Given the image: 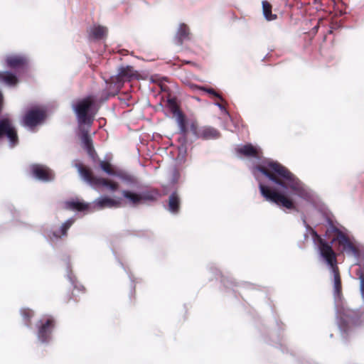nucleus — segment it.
Here are the masks:
<instances>
[{
	"label": "nucleus",
	"mask_w": 364,
	"mask_h": 364,
	"mask_svg": "<svg viewBox=\"0 0 364 364\" xmlns=\"http://www.w3.org/2000/svg\"><path fill=\"white\" fill-rule=\"evenodd\" d=\"M181 199L177 191H173L168 197L166 205L164 208L171 215H178L181 210Z\"/></svg>",
	"instance_id": "aec40b11"
},
{
	"label": "nucleus",
	"mask_w": 364,
	"mask_h": 364,
	"mask_svg": "<svg viewBox=\"0 0 364 364\" xmlns=\"http://www.w3.org/2000/svg\"><path fill=\"white\" fill-rule=\"evenodd\" d=\"M55 326V320L51 316H44L36 323V338L41 345L48 346L53 341V331Z\"/></svg>",
	"instance_id": "2eb2a0df"
},
{
	"label": "nucleus",
	"mask_w": 364,
	"mask_h": 364,
	"mask_svg": "<svg viewBox=\"0 0 364 364\" xmlns=\"http://www.w3.org/2000/svg\"><path fill=\"white\" fill-rule=\"evenodd\" d=\"M237 154L242 157L255 159L250 166V171L258 183L261 196L266 201L278 199L279 195L286 193L287 187L299 179L286 166L272 159L264 158L261 148L250 142L240 144L235 149Z\"/></svg>",
	"instance_id": "f03ea898"
},
{
	"label": "nucleus",
	"mask_w": 364,
	"mask_h": 364,
	"mask_svg": "<svg viewBox=\"0 0 364 364\" xmlns=\"http://www.w3.org/2000/svg\"><path fill=\"white\" fill-rule=\"evenodd\" d=\"M262 8L263 16L267 21H271L277 18V14H272V6L267 0L262 1Z\"/></svg>",
	"instance_id": "a878e982"
},
{
	"label": "nucleus",
	"mask_w": 364,
	"mask_h": 364,
	"mask_svg": "<svg viewBox=\"0 0 364 364\" xmlns=\"http://www.w3.org/2000/svg\"><path fill=\"white\" fill-rule=\"evenodd\" d=\"M107 36V28L101 25L94 24L90 27L88 38L90 40L98 41Z\"/></svg>",
	"instance_id": "b1692460"
},
{
	"label": "nucleus",
	"mask_w": 364,
	"mask_h": 364,
	"mask_svg": "<svg viewBox=\"0 0 364 364\" xmlns=\"http://www.w3.org/2000/svg\"><path fill=\"white\" fill-rule=\"evenodd\" d=\"M105 181L106 180L101 176H95L91 178V181L89 182L87 185H89L93 189L99 191L104 188Z\"/></svg>",
	"instance_id": "7c9ffc66"
},
{
	"label": "nucleus",
	"mask_w": 364,
	"mask_h": 364,
	"mask_svg": "<svg viewBox=\"0 0 364 364\" xmlns=\"http://www.w3.org/2000/svg\"><path fill=\"white\" fill-rule=\"evenodd\" d=\"M3 99L4 96L0 90V119L11 117L9 113H2L4 109Z\"/></svg>",
	"instance_id": "e433bc0d"
},
{
	"label": "nucleus",
	"mask_w": 364,
	"mask_h": 364,
	"mask_svg": "<svg viewBox=\"0 0 364 364\" xmlns=\"http://www.w3.org/2000/svg\"><path fill=\"white\" fill-rule=\"evenodd\" d=\"M120 90H118L117 87H114L113 91H108L106 89L103 90L100 96L97 97L93 95H87L84 96L83 97H87V101L90 103H95L98 106V109H100V105L104 103L107 101L110 97H115L119 92Z\"/></svg>",
	"instance_id": "412c9836"
},
{
	"label": "nucleus",
	"mask_w": 364,
	"mask_h": 364,
	"mask_svg": "<svg viewBox=\"0 0 364 364\" xmlns=\"http://www.w3.org/2000/svg\"><path fill=\"white\" fill-rule=\"evenodd\" d=\"M268 54H267L265 56H264V58L262 59V61H264L265 60V58H267Z\"/></svg>",
	"instance_id": "8fccbe9b"
},
{
	"label": "nucleus",
	"mask_w": 364,
	"mask_h": 364,
	"mask_svg": "<svg viewBox=\"0 0 364 364\" xmlns=\"http://www.w3.org/2000/svg\"><path fill=\"white\" fill-rule=\"evenodd\" d=\"M67 279L70 283L74 290L77 291L78 292L84 293L85 291V287L80 284L76 277L73 274L71 269V265L70 263V257H67L66 258V275Z\"/></svg>",
	"instance_id": "5701e85b"
},
{
	"label": "nucleus",
	"mask_w": 364,
	"mask_h": 364,
	"mask_svg": "<svg viewBox=\"0 0 364 364\" xmlns=\"http://www.w3.org/2000/svg\"><path fill=\"white\" fill-rule=\"evenodd\" d=\"M87 98L88 97L78 98L71 104L77 122L78 136L81 146L85 151L94 147L89 132L98 112V106L95 103H90Z\"/></svg>",
	"instance_id": "20e7f679"
},
{
	"label": "nucleus",
	"mask_w": 364,
	"mask_h": 364,
	"mask_svg": "<svg viewBox=\"0 0 364 364\" xmlns=\"http://www.w3.org/2000/svg\"><path fill=\"white\" fill-rule=\"evenodd\" d=\"M75 221V218L74 216L69 218L67 219L59 228L58 230V237L59 239L67 235L68 230L73 225Z\"/></svg>",
	"instance_id": "cd10ccee"
},
{
	"label": "nucleus",
	"mask_w": 364,
	"mask_h": 364,
	"mask_svg": "<svg viewBox=\"0 0 364 364\" xmlns=\"http://www.w3.org/2000/svg\"><path fill=\"white\" fill-rule=\"evenodd\" d=\"M63 208L77 213H83L84 215L92 213L90 203L85 202L77 197L65 200L63 203Z\"/></svg>",
	"instance_id": "6ab92c4d"
},
{
	"label": "nucleus",
	"mask_w": 364,
	"mask_h": 364,
	"mask_svg": "<svg viewBox=\"0 0 364 364\" xmlns=\"http://www.w3.org/2000/svg\"><path fill=\"white\" fill-rule=\"evenodd\" d=\"M5 63L9 70L0 71V82L10 87H14L28 68V59L22 55H10L6 57Z\"/></svg>",
	"instance_id": "0eeeda50"
},
{
	"label": "nucleus",
	"mask_w": 364,
	"mask_h": 364,
	"mask_svg": "<svg viewBox=\"0 0 364 364\" xmlns=\"http://www.w3.org/2000/svg\"><path fill=\"white\" fill-rule=\"evenodd\" d=\"M31 176L36 180L42 183H50L55 180V173L48 166L40 164L30 165Z\"/></svg>",
	"instance_id": "f3484780"
},
{
	"label": "nucleus",
	"mask_w": 364,
	"mask_h": 364,
	"mask_svg": "<svg viewBox=\"0 0 364 364\" xmlns=\"http://www.w3.org/2000/svg\"><path fill=\"white\" fill-rule=\"evenodd\" d=\"M20 314L23 320L24 325L28 328H31V319L33 316V311L28 308H22L20 309Z\"/></svg>",
	"instance_id": "c85d7f7f"
},
{
	"label": "nucleus",
	"mask_w": 364,
	"mask_h": 364,
	"mask_svg": "<svg viewBox=\"0 0 364 364\" xmlns=\"http://www.w3.org/2000/svg\"><path fill=\"white\" fill-rule=\"evenodd\" d=\"M341 251L355 259V270L357 279L359 280V291L364 296V244L358 242L353 236H350L347 242L341 248Z\"/></svg>",
	"instance_id": "1a4fd4ad"
},
{
	"label": "nucleus",
	"mask_w": 364,
	"mask_h": 364,
	"mask_svg": "<svg viewBox=\"0 0 364 364\" xmlns=\"http://www.w3.org/2000/svg\"><path fill=\"white\" fill-rule=\"evenodd\" d=\"M75 168L77 169V173L83 169L82 164L79 162L75 164Z\"/></svg>",
	"instance_id": "37998d69"
},
{
	"label": "nucleus",
	"mask_w": 364,
	"mask_h": 364,
	"mask_svg": "<svg viewBox=\"0 0 364 364\" xmlns=\"http://www.w3.org/2000/svg\"><path fill=\"white\" fill-rule=\"evenodd\" d=\"M184 62H185V63H186V64H191V60H185Z\"/></svg>",
	"instance_id": "09e8293b"
},
{
	"label": "nucleus",
	"mask_w": 364,
	"mask_h": 364,
	"mask_svg": "<svg viewBox=\"0 0 364 364\" xmlns=\"http://www.w3.org/2000/svg\"><path fill=\"white\" fill-rule=\"evenodd\" d=\"M271 309L274 318L275 329L270 331L263 326L262 328L259 329V331L266 343L279 348L283 353H288V348L282 343L284 338V324L277 317L272 306H271Z\"/></svg>",
	"instance_id": "9b49d317"
},
{
	"label": "nucleus",
	"mask_w": 364,
	"mask_h": 364,
	"mask_svg": "<svg viewBox=\"0 0 364 364\" xmlns=\"http://www.w3.org/2000/svg\"><path fill=\"white\" fill-rule=\"evenodd\" d=\"M86 152H87V155L90 157V159H92V161L94 164L98 162V165H99L100 161H102V160H100L98 158V156H97L94 147L87 150ZM110 160H111V159H108V154H106L105 156V159H104V160H102V161H104L105 164H107V165L109 166L111 164Z\"/></svg>",
	"instance_id": "c756f323"
},
{
	"label": "nucleus",
	"mask_w": 364,
	"mask_h": 364,
	"mask_svg": "<svg viewBox=\"0 0 364 364\" xmlns=\"http://www.w3.org/2000/svg\"><path fill=\"white\" fill-rule=\"evenodd\" d=\"M48 118V110L38 105H30L21 117V124L26 129L33 132L43 124Z\"/></svg>",
	"instance_id": "f8f14e48"
},
{
	"label": "nucleus",
	"mask_w": 364,
	"mask_h": 364,
	"mask_svg": "<svg viewBox=\"0 0 364 364\" xmlns=\"http://www.w3.org/2000/svg\"><path fill=\"white\" fill-rule=\"evenodd\" d=\"M180 177H181V173H180L179 171L176 167H174L173 169L172 170V176H171V179L170 181V185L173 186V185L176 184L178 181Z\"/></svg>",
	"instance_id": "72a5a7b5"
},
{
	"label": "nucleus",
	"mask_w": 364,
	"mask_h": 364,
	"mask_svg": "<svg viewBox=\"0 0 364 364\" xmlns=\"http://www.w3.org/2000/svg\"><path fill=\"white\" fill-rule=\"evenodd\" d=\"M192 97H193V99L196 100V101L200 102V97H198L197 96H193Z\"/></svg>",
	"instance_id": "49530a36"
},
{
	"label": "nucleus",
	"mask_w": 364,
	"mask_h": 364,
	"mask_svg": "<svg viewBox=\"0 0 364 364\" xmlns=\"http://www.w3.org/2000/svg\"><path fill=\"white\" fill-rule=\"evenodd\" d=\"M298 245H299V248H301V249L302 248V247L300 245L299 242L298 243Z\"/></svg>",
	"instance_id": "3c124183"
},
{
	"label": "nucleus",
	"mask_w": 364,
	"mask_h": 364,
	"mask_svg": "<svg viewBox=\"0 0 364 364\" xmlns=\"http://www.w3.org/2000/svg\"><path fill=\"white\" fill-rule=\"evenodd\" d=\"M191 35L190 28L185 23H180L173 37V43L178 46H181L185 41L189 40Z\"/></svg>",
	"instance_id": "4be33fe9"
},
{
	"label": "nucleus",
	"mask_w": 364,
	"mask_h": 364,
	"mask_svg": "<svg viewBox=\"0 0 364 364\" xmlns=\"http://www.w3.org/2000/svg\"><path fill=\"white\" fill-rule=\"evenodd\" d=\"M207 269L213 274L215 279L220 278L222 290L227 293H232L233 296L238 298L237 287H241L246 289H255V284L249 282L237 283L232 278L227 277L223 275L221 271L215 263L210 262L207 265Z\"/></svg>",
	"instance_id": "4468645a"
},
{
	"label": "nucleus",
	"mask_w": 364,
	"mask_h": 364,
	"mask_svg": "<svg viewBox=\"0 0 364 364\" xmlns=\"http://www.w3.org/2000/svg\"><path fill=\"white\" fill-rule=\"evenodd\" d=\"M233 119H234V122H232V123L234 127L236 129H240V119H237V118H235L234 117H233Z\"/></svg>",
	"instance_id": "79ce46f5"
},
{
	"label": "nucleus",
	"mask_w": 364,
	"mask_h": 364,
	"mask_svg": "<svg viewBox=\"0 0 364 364\" xmlns=\"http://www.w3.org/2000/svg\"><path fill=\"white\" fill-rule=\"evenodd\" d=\"M70 299H73L74 301H76L75 294L74 292H72V294L70 295Z\"/></svg>",
	"instance_id": "c03bdc74"
},
{
	"label": "nucleus",
	"mask_w": 364,
	"mask_h": 364,
	"mask_svg": "<svg viewBox=\"0 0 364 364\" xmlns=\"http://www.w3.org/2000/svg\"><path fill=\"white\" fill-rule=\"evenodd\" d=\"M6 208L11 213V217L14 220L17 219V218L19 217V212L12 204L8 203L6 205Z\"/></svg>",
	"instance_id": "c9c22d12"
},
{
	"label": "nucleus",
	"mask_w": 364,
	"mask_h": 364,
	"mask_svg": "<svg viewBox=\"0 0 364 364\" xmlns=\"http://www.w3.org/2000/svg\"><path fill=\"white\" fill-rule=\"evenodd\" d=\"M333 337V334H330V338H332Z\"/></svg>",
	"instance_id": "603ef678"
},
{
	"label": "nucleus",
	"mask_w": 364,
	"mask_h": 364,
	"mask_svg": "<svg viewBox=\"0 0 364 364\" xmlns=\"http://www.w3.org/2000/svg\"><path fill=\"white\" fill-rule=\"evenodd\" d=\"M6 144L11 149L19 144L17 127L12 117L0 119V147Z\"/></svg>",
	"instance_id": "ddd939ff"
},
{
	"label": "nucleus",
	"mask_w": 364,
	"mask_h": 364,
	"mask_svg": "<svg viewBox=\"0 0 364 364\" xmlns=\"http://www.w3.org/2000/svg\"><path fill=\"white\" fill-rule=\"evenodd\" d=\"M186 85L188 87H189L193 91H198V90L201 91V88H202L201 85H197V84H194V83H192V82H188L186 84Z\"/></svg>",
	"instance_id": "58836bf2"
},
{
	"label": "nucleus",
	"mask_w": 364,
	"mask_h": 364,
	"mask_svg": "<svg viewBox=\"0 0 364 364\" xmlns=\"http://www.w3.org/2000/svg\"><path fill=\"white\" fill-rule=\"evenodd\" d=\"M149 80H150V82L152 83L154 82V80L153 78V76H151L150 78H149Z\"/></svg>",
	"instance_id": "de8ad7c7"
},
{
	"label": "nucleus",
	"mask_w": 364,
	"mask_h": 364,
	"mask_svg": "<svg viewBox=\"0 0 364 364\" xmlns=\"http://www.w3.org/2000/svg\"><path fill=\"white\" fill-rule=\"evenodd\" d=\"M201 91L204 92L206 94H208L210 95H212L216 98H218L220 100H222V97L219 93H218L212 87H204L202 86Z\"/></svg>",
	"instance_id": "473e14b6"
},
{
	"label": "nucleus",
	"mask_w": 364,
	"mask_h": 364,
	"mask_svg": "<svg viewBox=\"0 0 364 364\" xmlns=\"http://www.w3.org/2000/svg\"><path fill=\"white\" fill-rule=\"evenodd\" d=\"M188 129V141L186 144V153L188 152V146L192 144L197 139H202L203 141L215 140L220 137V132L216 128L205 125L199 127L196 120H191L186 125Z\"/></svg>",
	"instance_id": "9d476101"
},
{
	"label": "nucleus",
	"mask_w": 364,
	"mask_h": 364,
	"mask_svg": "<svg viewBox=\"0 0 364 364\" xmlns=\"http://www.w3.org/2000/svg\"><path fill=\"white\" fill-rule=\"evenodd\" d=\"M41 232L43 237L48 242H52L53 240L59 239L58 232L53 230L48 225H43L41 228Z\"/></svg>",
	"instance_id": "393cba45"
},
{
	"label": "nucleus",
	"mask_w": 364,
	"mask_h": 364,
	"mask_svg": "<svg viewBox=\"0 0 364 364\" xmlns=\"http://www.w3.org/2000/svg\"><path fill=\"white\" fill-rule=\"evenodd\" d=\"M110 85L113 84L114 87L120 90L124 83L132 82L134 80H144L146 77L141 76L138 71L134 70L133 66L129 65H121L117 68V73L110 77Z\"/></svg>",
	"instance_id": "dca6fc26"
},
{
	"label": "nucleus",
	"mask_w": 364,
	"mask_h": 364,
	"mask_svg": "<svg viewBox=\"0 0 364 364\" xmlns=\"http://www.w3.org/2000/svg\"><path fill=\"white\" fill-rule=\"evenodd\" d=\"M213 104L214 106L218 107L222 113L227 115L232 122H234L233 116L230 114L228 110L221 103L218 102H214Z\"/></svg>",
	"instance_id": "2f4dec72"
},
{
	"label": "nucleus",
	"mask_w": 364,
	"mask_h": 364,
	"mask_svg": "<svg viewBox=\"0 0 364 364\" xmlns=\"http://www.w3.org/2000/svg\"><path fill=\"white\" fill-rule=\"evenodd\" d=\"M118 262H119V265L122 267V268L124 270V272L127 274L128 277L130 280V289H129V296L130 300H132V296H134V294H135V288H136V283L137 282V281H136L137 279L135 278L132 275V274L127 269V268L125 267L124 264L120 260H118Z\"/></svg>",
	"instance_id": "bb28decb"
},
{
	"label": "nucleus",
	"mask_w": 364,
	"mask_h": 364,
	"mask_svg": "<svg viewBox=\"0 0 364 364\" xmlns=\"http://www.w3.org/2000/svg\"><path fill=\"white\" fill-rule=\"evenodd\" d=\"M166 104L164 106L161 102L159 105L163 108L164 115L168 118H174L178 127V134L179 137L178 142L179 143L178 149V157L183 162L186 161V144L191 140L188 139V129L186 125L190 120L186 114L180 109L177 98L176 97H168L166 100Z\"/></svg>",
	"instance_id": "39448f33"
},
{
	"label": "nucleus",
	"mask_w": 364,
	"mask_h": 364,
	"mask_svg": "<svg viewBox=\"0 0 364 364\" xmlns=\"http://www.w3.org/2000/svg\"><path fill=\"white\" fill-rule=\"evenodd\" d=\"M363 303L358 309H350L346 304L341 312L343 316L336 315V322L340 331L341 337L343 343H348L354 336L356 329L361 326L364 321V296H361Z\"/></svg>",
	"instance_id": "423d86ee"
},
{
	"label": "nucleus",
	"mask_w": 364,
	"mask_h": 364,
	"mask_svg": "<svg viewBox=\"0 0 364 364\" xmlns=\"http://www.w3.org/2000/svg\"><path fill=\"white\" fill-rule=\"evenodd\" d=\"M321 21H322V19H321V18L318 19V22H317V23H316V25H315V26L312 28V29H311V33H312L313 34H316V33L318 32V30L319 26H320V22H321Z\"/></svg>",
	"instance_id": "ea45409f"
},
{
	"label": "nucleus",
	"mask_w": 364,
	"mask_h": 364,
	"mask_svg": "<svg viewBox=\"0 0 364 364\" xmlns=\"http://www.w3.org/2000/svg\"><path fill=\"white\" fill-rule=\"evenodd\" d=\"M341 27V24L336 23L332 25L331 26H330L328 33H332L333 30H337V29L340 28Z\"/></svg>",
	"instance_id": "a19ab883"
},
{
	"label": "nucleus",
	"mask_w": 364,
	"mask_h": 364,
	"mask_svg": "<svg viewBox=\"0 0 364 364\" xmlns=\"http://www.w3.org/2000/svg\"><path fill=\"white\" fill-rule=\"evenodd\" d=\"M104 188L108 190L112 193H114L118 190V187L117 185L108 183L107 181H105Z\"/></svg>",
	"instance_id": "4c0bfd02"
},
{
	"label": "nucleus",
	"mask_w": 364,
	"mask_h": 364,
	"mask_svg": "<svg viewBox=\"0 0 364 364\" xmlns=\"http://www.w3.org/2000/svg\"><path fill=\"white\" fill-rule=\"evenodd\" d=\"M279 195L278 199L269 203L289 212L300 213L305 228L304 241L311 236L319 259L332 252L333 246L340 250L350 237L347 228L340 224L318 194L298 179Z\"/></svg>",
	"instance_id": "f257e3e1"
},
{
	"label": "nucleus",
	"mask_w": 364,
	"mask_h": 364,
	"mask_svg": "<svg viewBox=\"0 0 364 364\" xmlns=\"http://www.w3.org/2000/svg\"><path fill=\"white\" fill-rule=\"evenodd\" d=\"M123 200L122 197L112 198L107 195H101L90 203L92 213L97 210H102L106 208H118L121 205Z\"/></svg>",
	"instance_id": "a211bd4d"
},
{
	"label": "nucleus",
	"mask_w": 364,
	"mask_h": 364,
	"mask_svg": "<svg viewBox=\"0 0 364 364\" xmlns=\"http://www.w3.org/2000/svg\"><path fill=\"white\" fill-rule=\"evenodd\" d=\"M115 168L116 170H111L109 165L104 161H100L99 169L101 171L108 176L118 178L127 186L136 188H127L121 191L122 197L130 207L136 208L144 204L150 205L156 202L161 197V193L157 188L143 185L134 174L122 168Z\"/></svg>",
	"instance_id": "7ed1b4c3"
},
{
	"label": "nucleus",
	"mask_w": 364,
	"mask_h": 364,
	"mask_svg": "<svg viewBox=\"0 0 364 364\" xmlns=\"http://www.w3.org/2000/svg\"><path fill=\"white\" fill-rule=\"evenodd\" d=\"M323 262L332 274L333 282V295L334 301V308L336 315L341 314L343 316V313L341 312V309H343V306L346 304V301L342 294V285L341 279L339 273V269L337 266L336 255L333 250L326 256L320 259Z\"/></svg>",
	"instance_id": "6e6552de"
},
{
	"label": "nucleus",
	"mask_w": 364,
	"mask_h": 364,
	"mask_svg": "<svg viewBox=\"0 0 364 364\" xmlns=\"http://www.w3.org/2000/svg\"><path fill=\"white\" fill-rule=\"evenodd\" d=\"M20 225L22 227H24V228H30V226L28 224L25 223L20 222Z\"/></svg>",
	"instance_id": "a18cd8bd"
},
{
	"label": "nucleus",
	"mask_w": 364,
	"mask_h": 364,
	"mask_svg": "<svg viewBox=\"0 0 364 364\" xmlns=\"http://www.w3.org/2000/svg\"><path fill=\"white\" fill-rule=\"evenodd\" d=\"M78 174L80 179L87 184H88V183L91 181L92 177H90L89 172L86 169L83 168L82 170L79 171Z\"/></svg>",
	"instance_id": "f704fd0d"
}]
</instances>
